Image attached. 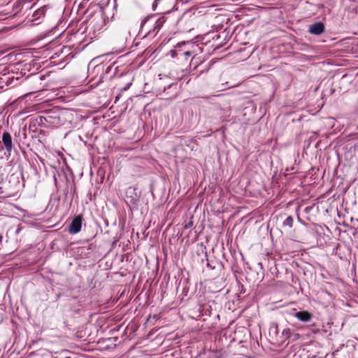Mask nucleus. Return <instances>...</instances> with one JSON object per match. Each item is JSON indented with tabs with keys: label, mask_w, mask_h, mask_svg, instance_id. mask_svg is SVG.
Returning a JSON list of instances; mask_svg holds the SVG:
<instances>
[{
	"label": "nucleus",
	"mask_w": 358,
	"mask_h": 358,
	"mask_svg": "<svg viewBox=\"0 0 358 358\" xmlns=\"http://www.w3.org/2000/svg\"><path fill=\"white\" fill-rule=\"evenodd\" d=\"M220 268L217 262H215L214 265L208 263L207 267L205 271V275L208 278L206 280V282L208 280H215L219 275Z\"/></svg>",
	"instance_id": "1"
},
{
	"label": "nucleus",
	"mask_w": 358,
	"mask_h": 358,
	"mask_svg": "<svg viewBox=\"0 0 358 358\" xmlns=\"http://www.w3.org/2000/svg\"><path fill=\"white\" fill-rule=\"evenodd\" d=\"M82 217L80 215L76 217L71 222L69 231L71 234H77L81 229Z\"/></svg>",
	"instance_id": "2"
},
{
	"label": "nucleus",
	"mask_w": 358,
	"mask_h": 358,
	"mask_svg": "<svg viewBox=\"0 0 358 358\" xmlns=\"http://www.w3.org/2000/svg\"><path fill=\"white\" fill-rule=\"evenodd\" d=\"M325 30V27L323 22H317L309 27L308 31L311 34L320 35L322 34Z\"/></svg>",
	"instance_id": "3"
},
{
	"label": "nucleus",
	"mask_w": 358,
	"mask_h": 358,
	"mask_svg": "<svg viewBox=\"0 0 358 358\" xmlns=\"http://www.w3.org/2000/svg\"><path fill=\"white\" fill-rule=\"evenodd\" d=\"M2 143L3 144L5 149L8 153V155H10L13 149V143L11 136L8 132H4L3 134Z\"/></svg>",
	"instance_id": "4"
},
{
	"label": "nucleus",
	"mask_w": 358,
	"mask_h": 358,
	"mask_svg": "<svg viewBox=\"0 0 358 358\" xmlns=\"http://www.w3.org/2000/svg\"><path fill=\"white\" fill-rule=\"evenodd\" d=\"M294 316L303 322H310L313 317V314L308 310L296 312L294 313Z\"/></svg>",
	"instance_id": "5"
},
{
	"label": "nucleus",
	"mask_w": 358,
	"mask_h": 358,
	"mask_svg": "<svg viewBox=\"0 0 358 358\" xmlns=\"http://www.w3.org/2000/svg\"><path fill=\"white\" fill-rule=\"evenodd\" d=\"M293 222V217L291 215H289L283 222V225L288 226L289 227H292Z\"/></svg>",
	"instance_id": "6"
},
{
	"label": "nucleus",
	"mask_w": 358,
	"mask_h": 358,
	"mask_svg": "<svg viewBox=\"0 0 358 358\" xmlns=\"http://www.w3.org/2000/svg\"><path fill=\"white\" fill-rule=\"evenodd\" d=\"M209 353L210 354L209 355V358H221L222 357V354L218 350L209 351Z\"/></svg>",
	"instance_id": "7"
},
{
	"label": "nucleus",
	"mask_w": 358,
	"mask_h": 358,
	"mask_svg": "<svg viewBox=\"0 0 358 358\" xmlns=\"http://www.w3.org/2000/svg\"><path fill=\"white\" fill-rule=\"evenodd\" d=\"M282 335L286 338H289L291 336V330L289 328L285 329L282 331Z\"/></svg>",
	"instance_id": "8"
},
{
	"label": "nucleus",
	"mask_w": 358,
	"mask_h": 358,
	"mask_svg": "<svg viewBox=\"0 0 358 358\" xmlns=\"http://www.w3.org/2000/svg\"><path fill=\"white\" fill-rule=\"evenodd\" d=\"M313 331L316 334V333H318L320 331L319 329H313Z\"/></svg>",
	"instance_id": "9"
},
{
	"label": "nucleus",
	"mask_w": 358,
	"mask_h": 358,
	"mask_svg": "<svg viewBox=\"0 0 358 358\" xmlns=\"http://www.w3.org/2000/svg\"><path fill=\"white\" fill-rule=\"evenodd\" d=\"M185 55V56H189L190 55V52H184Z\"/></svg>",
	"instance_id": "10"
},
{
	"label": "nucleus",
	"mask_w": 358,
	"mask_h": 358,
	"mask_svg": "<svg viewBox=\"0 0 358 358\" xmlns=\"http://www.w3.org/2000/svg\"><path fill=\"white\" fill-rule=\"evenodd\" d=\"M160 0H156L153 4V6H155V5H157L158 3V2Z\"/></svg>",
	"instance_id": "11"
},
{
	"label": "nucleus",
	"mask_w": 358,
	"mask_h": 358,
	"mask_svg": "<svg viewBox=\"0 0 358 358\" xmlns=\"http://www.w3.org/2000/svg\"><path fill=\"white\" fill-rule=\"evenodd\" d=\"M316 327V324H315V323H313V324H312L310 325V327H312V328H314V327Z\"/></svg>",
	"instance_id": "12"
},
{
	"label": "nucleus",
	"mask_w": 358,
	"mask_h": 358,
	"mask_svg": "<svg viewBox=\"0 0 358 358\" xmlns=\"http://www.w3.org/2000/svg\"><path fill=\"white\" fill-rule=\"evenodd\" d=\"M218 289H212L211 292H217Z\"/></svg>",
	"instance_id": "13"
},
{
	"label": "nucleus",
	"mask_w": 358,
	"mask_h": 358,
	"mask_svg": "<svg viewBox=\"0 0 358 358\" xmlns=\"http://www.w3.org/2000/svg\"><path fill=\"white\" fill-rule=\"evenodd\" d=\"M3 149V148H0V151Z\"/></svg>",
	"instance_id": "14"
}]
</instances>
